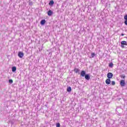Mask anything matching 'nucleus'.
<instances>
[{
  "label": "nucleus",
  "mask_w": 127,
  "mask_h": 127,
  "mask_svg": "<svg viewBox=\"0 0 127 127\" xmlns=\"http://www.w3.org/2000/svg\"><path fill=\"white\" fill-rule=\"evenodd\" d=\"M80 76L81 77H85V79H86L87 81H89L90 79H91V76H90V74L86 73V71L85 70H81L80 72Z\"/></svg>",
  "instance_id": "1"
},
{
  "label": "nucleus",
  "mask_w": 127,
  "mask_h": 127,
  "mask_svg": "<svg viewBox=\"0 0 127 127\" xmlns=\"http://www.w3.org/2000/svg\"><path fill=\"white\" fill-rule=\"evenodd\" d=\"M107 78L108 79H112L114 77V74L112 72H108L107 75Z\"/></svg>",
  "instance_id": "2"
},
{
  "label": "nucleus",
  "mask_w": 127,
  "mask_h": 127,
  "mask_svg": "<svg viewBox=\"0 0 127 127\" xmlns=\"http://www.w3.org/2000/svg\"><path fill=\"white\" fill-rule=\"evenodd\" d=\"M120 86L121 87H125L126 86V81L124 79H122L120 81Z\"/></svg>",
  "instance_id": "3"
},
{
  "label": "nucleus",
  "mask_w": 127,
  "mask_h": 127,
  "mask_svg": "<svg viewBox=\"0 0 127 127\" xmlns=\"http://www.w3.org/2000/svg\"><path fill=\"white\" fill-rule=\"evenodd\" d=\"M121 47L122 48H125V45H127V41H123L121 42Z\"/></svg>",
  "instance_id": "4"
},
{
  "label": "nucleus",
  "mask_w": 127,
  "mask_h": 127,
  "mask_svg": "<svg viewBox=\"0 0 127 127\" xmlns=\"http://www.w3.org/2000/svg\"><path fill=\"white\" fill-rule=\"evenodd\" d=\"M18 57H19V58H22V57L24 56V54L23 53V52H19L18 53Z\"/></svg>",
  "instance_id": "5"
},
{
  "label": "nucleus",
  "mask_w": 127,
  "mask_h": 127,
  "mask_svg": "<svg viewBox=\"0 0 127 127\" xmlns=\"http://www.w3.org/2000/svg\"><path fill=\"white\" fill-rule=\"evenodd\" d=\"M74 72H75V73H76L77 74V73H78V74H81L80 73V69H79L78 68H75L73 69Z\"/></svg>",
  "instance_id": "6"
},
{
  "label": "nucleus",
  "mask_w": 127,
  "mask_h": 127,
  "mask_svg": "<svg viewBox=\"0 0 127 127\" xmlns=\"http://www.w3.org/2000/svg\"><path fill=\"white\" fill-rule=\"evenodd\" d=\"M105 82H106V84H107V85H110V84H111V79L107 78Z\"/></svg>",
  "instance_id": "7"
},
{
  "label": "nucleus",
  "mask_w": 127,
  "mask_h": 127,
  "mask_svg": "<svg viewBox=\"0 0 127 127\" xmlns=\"http://www.w3.org/2000/svg\"><path fill=\"white\" fill-rule=\"evenodd\" d=\"M12 72H13L14 73L16 72V66H14L11 67Z\"/></svg>",
  "instance_id": "8"
},
{
  "label": "nucleus",
  "mask_w": 127,
  "mask_h": 127,
  "mask_svg": "<svg viewBox=\"0 0 127 127\" xmlns=\"http://www.w3.org/2000/svg\"><path fill=\"white\" fill-rule=\"evenodd\" d=\"M66 91L67 92H68V93H71V92L72 91V88H71V87L70 86L67 87Z\"/></svg>",
  "instance_id": "9"
},
{
  "label": "nucleus",
  "mask_w": 127,
  "mask_h": 127,
  "mask_svg": "<svg viewBox=\"0 0 127 127\" xmlns=\"http://www.w3.org/2000/svg\"><path fill=\"white\" fill-rule=\"evenodd\" d=\"M53 13V12L51 10H49L48 11V15H49V16H51V15H52Z\"/></svg>",
  "instance_id": "10"
},
{
  "label": "nucleus",
  "mask_w": 127,
  "mask_h": 127,
  "mask_svg": "<svg viewBox=\"0 0 127 127\" xmlns=\"http://www.w3.org/2000/svg\"><path fill=\"white\" fill-rule=\"evenodd\" d=\"M45 22H46V21L45 20H44V19L42 20L41 21V24L42 25H44V24H45Z\"/></svg>",
  "instance_id": "11"
},
{
  "label": "nucleus",
  "mask_w": 127,
  "mask_h": 127,
  "mask_svg": "<svg viewBox=\"0 0 127 127\" xmlns=\"http://www.w3.org/2000/svg\"><path fill=\"white\" fill-rule=\"evenodd\" d=\"M109 67H110V68H113V67H114V64H113V63H110L109 64Z\"/></svg>",
  "instance_id": "12"
},
{
  "label": "nucleus",
  "mask_w": 127,
  "mask_h": 127,
  "mask_svg": "<svg viewBox=\"0 0 127 127\" xmlns=\"http://www.w3.org/2000/svg\"><path fill=\"white\" fill-rule=\"evenodd\" d=\"M120 76L122 79H126V74H122Z\"/></svg>",
  "instance_id": "13"
},
{
  "label": "nucleus",
  "mask_w": 127,
  "mask_h": 127,
  "mask_svg": "<svg viewBox=\"0 0 127 127\" xmlns=\"http://www.w3.org/2000/svg\"><path fill=\"white\" fill-rule=\"evenodd\" d=\"M49 4L50 5H53V4H54V1L53 0H51L49 3Z\"/></svg>",
  "instance_id": "14"
},
{
  "label": "nucleus",
  "mask_w": 127,
  "mask_h": 127,
  "mask_svg": "<svg viewBox=\"0 0 127 127\" xmlns=\"http://www.w3.org/2000/svg\"><path fill=\"white\" fill-rule=\"evenodd\" d=\"M96 56V54L95 53H91V58H94Z\"/></svg>",
  "instance_id": "15"
},
{
  "label": "nucleus",
  "mask_w": 127,
  "mask_h": 127,
  "mask_svg": "<svg viewBox=\"0 0 127 127\" xmlns=\"http://www.w3.org/2000/svg\"><path fill=\"white\" fill-rule=\"evenodd\" d=\"M111 84L112 86H115V85H116V82L115 81H111Z\"/></svg>",
  "instance_id": "16"
},
{
  "label": "nucleus",
  "mask_w": 127,
  "mask_h": 127,
  "mask_svg": "<svg viewBox=\"0 0 127 127\" xmlns=\"http://www.w3.org/2000/svg\"><path fill=\"white\" fill-rule=\"evenodd\" d=\"M8 82L9 84H12V83H13V80H12V79H9Z\"/></svg>",
  "instance_id": "17"
},
{
  "label": "nucleus",
  "mask_w": 127,
  "mask_h": 127,
  "mask_svg": "<svg viewBox=\"0 0 127 127\" xmlns=\"http://www.w3.org/2000/svg\"><path fill=\"white\" fill-rule=\"evenodd\" d=\"M56 127H60V123H57L56 124Z\"/></svg>",
  "instance_id": "18"
},
{
  "label": "nucleus",
  "mask_w": 127,
  "mask_h": 127,
  "mask_svg": "<svg viewBox=\"0 0 127 127\" xmlns=\"http://www.w3.org/2000/svg\"><path fill=\"white\" fill-rule=\"evenodd\" d=\"M124 19H125L126 20H127V15L125 16Z\"/></svg>",
  "instance_id": "19"
},
{
  "label": "nucleus",
  "mask_w": 127,
  "mask_h": 127,
  "mask_svg": "<svg viewBox=\"0 0 127 127\" xmlns=\"http://www.w3.org/2000/svg\"><path fill=\"white\" fill-rule=\"evenodd\" d=\"M9 123L11 124V125H13V122L11 121V120H10Z\"/></svg>",
  "instance_id": "20"
},
{
  "label": "nucleus",
  "mask_w": 127,
  "mask_h": 127,
  "mask_svg": "<svg viewBox=\"0 0 127 127\" xmlns=\"http://www.w3.org/2000/svg\"><path fill=\"white\" fill-rule=\"evenodd\" d=\"M125 24H126V25H127V20H126L125 21Z\"/></svg>",
  "instance_id": "21"
},
{
  "label": "nucleus",
  "mask_w": 127,
  "mask_h": 127,
  "mask_svg": "<svg viewBox=\"0 0 127 127\" xmlns=\"http://www.w3.org/2000/svg\"><path fill=\"white\" fill-rule=\"evenodd\" d=\"M124 35H125V34L124 33L121 34V36H124Z\"/></svg>",
  "instance_id": "22"
},
{
  "label": "nucleus",
  "mask_w": 127,
  "mask_h": 127,
  "mask_svg": "<svg viewBox=\"0 0 127 127\" xmlns=\"http://www.w3.org/2000/svg\"><path fill=\"white\" fill-rule=\"evenodd\" d=\"M41 50H42V49H41V50H39V51H41Z\"/></svg>",
  "instance_id": "23"
}]
</instances>
